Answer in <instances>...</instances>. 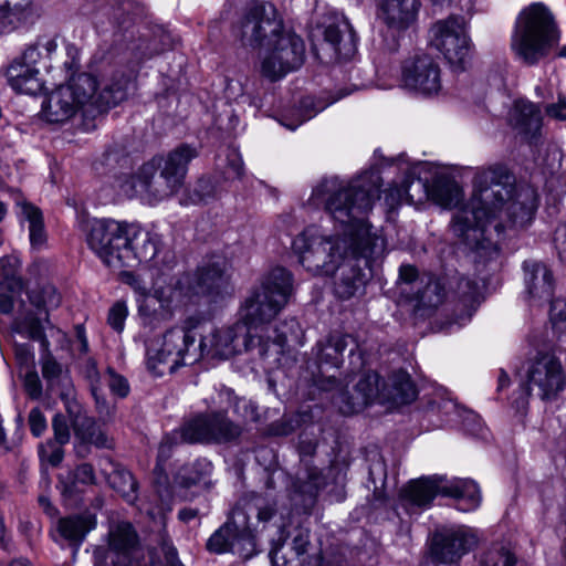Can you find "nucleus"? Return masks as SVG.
Segmentation results:
<instances>
[{
  "label": "nucleus",
  "mask_w": 566,
  "mask_h": 566,
  "mask_svg": "<svg viewBox=\"0 0 566 566\" xmlns=\"http://www.w3.org/2000/svg\"><path fill=\"white\" fill-rule=\"evenodd\" d=\"M475 545V536L465 527L442 528L432 536L430 555L432 560L437 563L453 564L460 560Z\"/></svg>",
  "instance_id": "16"
},
{
  "label": "nucleus",
  "mask_w": 566,
  "mask_h": 566,
  "mask_svg": "<svg viewBox=\"0 0 566 566\" xmlns=\"http://www.w3.org/2000/svg\"><path fill=\"white\" fill-rule=\"evenodd\" d=\"M419 0H379V18L395 32H405L417 20Z\"/></svg>",
  "instance_id": "19"
},
{
  "label": "nucleus",
  "mask_w": 566,
  "mask_h": 566,
  "mask_svg": "<svg viewBox=\"0 0 566 566\" xmlns=\"http://www.w3.org/2000/svg\"><path fill=\"white\" fill-rule=\"evenodd\" d=\"M63 483L69 493L78 492L81 485H93L96 483L94 468L90 463H82L67 473Z\"/></svg>",
  "instance_id": "43"
},
{
  "label": "nucleus",
  "mask_w": 566,
  "mask_h": 566,
  "mask_svg": "<svg viewBox=\"0 0 566 566\" xmlns=\"http://www.w3.org/2000/svg\"><path fill=\"white\" fill-rule=\"evenodd\" d=\"M227 285L226 261L221 256L200 266L189 282V289L193 295H219L227 289Z\"/></svg>",
  "instance_id": "17"
},
{
  "label": "nucleus",
  "mask_w": 566,
  "mask_h": 566,
  "mask_svg": "<svg viewBox=\"0 0 566 566\" xmlns=\"http://www.w3.org/2000/svg\"><path fill=\"white\" fill-rule=\"evenodd\" d=\"M240 527L237 518L232 516L208 538L206 544L207 549L213 554L231 552L239 536Z\"/></svg>",
  "instance_id": "40"
},
{
  "label": "nucleus",
  "mask_w": 566,
  "mask_h": 566,
  "mask_svg": "<svg viewBox=\"0 0 566 566\" xmlns=\"http://www.w3.org/2000/svg\"><path fill=\"white\" fill-rule=\"evenodd\" d=\"M514 126L531 144H536L542 129L541 109L531 102L517 101L512 115Z\"/></svg>",
  "instance_id": "25"
},
{
  "label": "nucleus",
  "mask_w": 566,
  "mask_h": 566,
  "mask_svg": "<svg viewBox=\"0 0 566 566\" xmlns=\"http://www.w3.org/2000/svg\"><path fill=\"white\" fill-rule=\"evenodd\" d=\"M343 29L339 24H329L325 28L324 39L331 44L335 54L340 59H348L356 51V36L350 24L342 21Z\"/></svg>",
  "instance_id": "33"
},
{
  "label": "nucleus",
  "mask_w": 566,
  "mask_h": 566,
  "mask_svg": "<svg viewBox=\"0 0 566 566\" xmlns=\"http://www.w3.org/2000/svg\"><path fill=\"white\" fill-rule=\"evenodd\" d=\"M209 429V413L198 415L186 421L178 431L166 436L160 443L159 450L163 453L165 449H170L178 438L187 443H210Z\"/></svg>",
  "instance_id": "23"
},
{
  "label": "nucleus",
  "mask_w": 566,
  "mask_h": 566,
  "mask_svg": "<svg viewBox=\"0 0 566 566\" xmlns=\"http://www.w3.org/2000/svg\"><path fill=\"white\" fill-rule=\"evenodd\" d=\"M24 387L27 392L32 398H39L42 394V385L36 373H29L24 379Z\"/></svg>",
  "instance_id": "62"
},
{
  "label": "nucleus",
  "mask_w": 566,
  "mask_h": 566,
  "mask_svg": "<svg viewBox=\"0 0 566 566\" xmlns=\"http://www.w3.org/2000/svg\"><path fill=\"white\" fill-rule=\"evenodd\" d=\"M527 392L552 401L566 388V370L552 353H537L526 368Z\"/></svg>",
  "instance_id": "11"
},
{
  "label": "nucleus",
  "mask_w": 566,
  "mask_h": 566,
  "mask_svg": "<svg viewBox=\"0 0 566 566\" xmlns=\"http://www.w3.org/2000/svg\"><path fill=\"white\" fill-rule=\"evenodd\" d=\"M350 344L349 356H353L357 344L350 335L331 334L326 339L317 342L312 353L321 373L338 369L344 361V350Z\"/></svg>",
  "instance_id": "18"
},
{
  "label": "nucleus",
  "mask_w": 566,
  "mask_h": 566,
  "mask_svg": "<svg viewBox=\"0 0 566 566\" xmlns=\"http://www.w3.org/2000/svg\"><path fill=\"white\" fill-rule=\"evenodd\" d=\"M19 260L12 256H3L0 259V273L3 277V286L9 290L12 294H17L22 291L23 282L18 275Z\"/></svg>",
  "instance_id": "44"
},
{
  "label": "nucleus",
  "mask_w": 566,
  "mask_h": 566,
  "mask_svg": "<svg viewBox=\"0 0 566 566\" xmlns=\"http://www.w3.org/2000/svg\"><path fill=\"white\" fill-rule=\"evenodd\" d=\"M233 411L244 420L253 422L259 420L258 407L245 398H234Z\"/></svg>",
  "instance_id": "52"
},
{
  "label": "nucleus",
  "mask_w": 566,
  "mask_h": 566,
  "mask_svg": "<svg viewBox=\"0 0 566 566\" xmlns=\"http://www.w3.org/2000/svg\"><path fill=\"white\" fill-rule=\"evenodd\" d=\"M107 545L101 547L113 566H155L143 562L144 554L139 547V539L132 523L126 521L113 522L107 533Z\"/></svg>",
  "instance_id": "14"
},
{
  "label": "nucleus",
  "mask_w": 566,
  "mask_h": 566,
  "mask_svg": "<svg viewBox=\"0 0 566 566\" xmlns=\"http://www.w3.org/2000/svg\"><path fill=\"white\" fill-rule=\"evenodd\" d=\"M525 284L532 297L549 300L554 291V279L551 270L542 262L525 261Z\"/></svg>",
  "instance_id": "26"
},
{
  "label": "nucleus",
  "mask_w": 566,
  "mask_h": 566,
  "mask_svg": "<svg viewBox=\"0 0 566 566\" xmlns=\"http://www.w3.org/2000/svg\"><path fill=\"white\" fill-rule=\"evenodd\" d=\"M160 547L167 566H182L178 558L177 549L166 532L160 533Z\"/></svg>",
  "instance_id": "57"
},
{
  "label": "nucleus",
  "mask_w": 566,
  "mask_h": 566,
  "mask_svg": "<svg viewBox=\"0 0 566 566\" xmlns=\"http://www.w3.org/2000/svg\"><path fill=\"white\" fill-rule=\"evenodd\" d=\"M244 172L243 161L239 154L235 151H231L227 156V167L223 171L224 178L227 180H234L242 178Z\"/></svg>",
  "instance_id": "55"
},
{
  "label": "nucleus",
  "mask_w": 566,
  "mask_h": 566,
  "mask_svg": "<svg viewBox=\"0 0 566 566\" xmlns=\"http://www.w3.org/2000/svg\"><path fill=\"white\" fill-rule=\"evenodd\" d=\"M138 314L142 326L144 329H148V332L160 328L172 317L170 302L164 295L163 291L155 290L153 297L138 300Z\"/></svg>",
  "instance_id": "22"
},
{
  "label": "nucleus",
  "mask_w": 566,
  "mask_h": 566,
  "mask_svg": "<svg viewBox=\"0 0 566 566\" xmlns=\"http://www.w3.org/2000/svg\"><path fill=\"white\" fill-rule=\"evenodd\" d=\"M232 512L233 518H243L241 526L250 532L252 530V525L249 522L250 515L254 514L259 522L265 523L276 513V504L261 495L252 494L249 500H244L242 504L237 505Z\"/></svg>",
  "instance_id": "29"
},
{
  "label": "nucleus",
  "mask_w": 566,
  "mask_h": 566,
  "mask_svg": "<svg viewBox=\"0 0 566 566\" xmlns=\"http://www.w3.org/2000/svg\"><path fill=\"white\" fill-rule=\"evenodd\" d=\"M61 399L64 401L65 410L70 418L75 438L76 452L84 455L88 447L97 449L113 448V439L107 434L103 427L90 417L82 406L72 398V389L61 392Z\"/></svg>",
  "instance_id": "13"
},
{
  "label": "nucleus",
  "mask_w": 566,
  "mask_h": 566,
  "mask_svg": "<svg viewBox=\"0 0 566 566\" xmlns=\"http://www.w3.org/2000/svg\"><path fill=\"white\" fill-rule=\"evenodd\" d=\"M401 499L411 505L428 506L437 494L454 497L460 510L468 512L476 509L481 502L478 484L469 479L447 481L442 476L420 478L410 481L401 490Z\"/></svg>",
  "instance_id": "7"
},
{
  "label": "nucleus",
  "mask_w": 566,
  "mask_h": 566,
  "mask_svg": "<svg viewBox=\"0 0 566 566\" xmlns=\"http://www.w3.org/2000/svg\"><path fill=\"white\" fill-rule=\"evenodd\" d=\"M40 364L42 376L48 382L49 388L53 389L55 386H61L59 392L61 396V392L66 391V388L70 387L72 395L74 394L69 371L63 368L62 364H60L50 352L46 350V353L42 355Z\"/></svg>",
  "instance_id": "38"
},
{
  "label": "nucleus",
  "mask_w": 566,
  "mask_h": 566,
  "mask_svg": "<svg viewBox=\"0 0 566 566\" xmlns=\"http://www.w3.org/2000/svg\"><path fill=\"white\" fill-rule=\"evenodd\" d=\"M72 94L73 103L87 114L97 113L95 99L98 95V81L91 74L81 73L64 85Z\"/></svg>",
  "instance_id": "27"
},
{
  "label": "nucleus",
  "mask_w": 566,
  "mask_h": 566,
  "mask_svg": "<svg viewBox=\"0 0 566 566\" xmlns=\"http://www.w3.org/2000/svg\"><path fill=\"white\" fill-rule=\"evenodd\" d=\"M14 329L18 332L24 331L31 339L41 340L45 347L49 346V342L39 318L27 317L23 321L15 319Z\"/></svg>",
  "instance_id": "49"
},
{
  "label": "nucleus",
  "mask_w": 566,
  "mask_h": 566,
  "mask_svg": "<svg viewBox=\"0 0 566 566\" xmlns=\"http://www.w3.org/2000/svg\"><path fill=\"white\" fill-rule=\"evenodd\" d=\"M107 384L113 395L125 398L129 394V384L127 379L117 374L113 368L107 369Z\"/></svg>",
  "instance_id": "53"
},
{
  "label": "nucleus",
  "mask_w": 566,
  "mask_h": 566,
  "mask_svg": "<svg viewBox=\"0 0 566 566\" xmlns=\"http://www.w3.org/2000/svg\"><path fill=\"white\" fill-rule=\"evenodd\" d=\"M129 250L134 260L129 264H123L125 268H133L140 262L155 261L158 258V247L156 239L146 231H143L138 224L134 223L133 233H128Z\"/></svg>",
  "instance_id": "32"
},
{
  "label": "nucleus",
  "mask_w": 566,
  "mask_h": 566,
  "mask_svg": "<svg viewBox=\"0 0 566 566\" xmlns=\"http://www.w3.org/2000/svg\"><path fill=\"white\" fill-rule=\"evenodd\" d=\"M127 314L128 311L126 304L124 302H116L109 308L107 323L114 331L120 333L124 329Z\"/></svg>",
  "instance_id": "50"
},
{
  "label": "nucleus",
  "mask_w": 566,
  "mask_h": 566,
  "mask_svg": "<svg viewBox=\"0 0 566 566\" xmlns=\"http://www.w3.org/2000/svg\"><path fill=\"white\" fill-rule=\"evenodd\" d=\"M39 67L25 65L15 59L7 69L6 76L10 87L17 93L35 95L43 88Z\"/></svg>",
  "instance_id": "24"
},
{
  "label": "nucleus",
  "mask_w": 566,
  "mask_h": 566,
  "mask_svg": "<svg viewBox=\"0 0 566 566\" xmlns=\"http://www.w3.org/2000/svg\"><path fill=\"white\" fill-rule=\"evenodd\" d=\"M29 298L38 310H43L46 314L49 311L59 307L61 304V295L55 286L51 284L42 286L38 292L32 291ZM45 319L48 321V316Z\"/></svg>",
  "instance_id": "47"
},
{
  "label": "nucleus",
  "mask_w": 566,
  "mask_h": 566,
  "mask_svg": "<svg viewBox=\"0 0 566 566\" xmlns=\"http://www.w3.org/2000/svg\"><path fill=\"white\" fill-rule=\"evenodd\" d=\"M406 192V202L418 203L428 198L432 197L440 206L450 208L458 201V188L452 185H433L431 189L428 188L427 184L412 176H407L402 181Z\"/></svg>",
  "instance_id": "20"
},
{
  "label": "nucleus",
  "mask_w": 566,
  "mask_h": 566,
  "mask_svg": "<svg viewBox=\"0 0 566 566\" xmlns=\"http://www.w3.org/2000/svg\"><path fill=\"white\" fill-rule=\"evenodd\" d=\"M431 44L455 69H464L470 57V39L462 15H450L437 21L430 29Z\"/></svg>",
  "instance_id": "12"
},
{
  "label": "nucleus",
  "mask_w": 566,
  "mask_h": 566,
  "mask_svg": "<svg viewBox=\"0 0 566 566\" xmlns=\"http://www.w3.org/2000/svg\"><path fill=\"white\" fill-rule=\"evenodd\" d=\"M538 198L528 185H515L504 166L480 171L470 201L453 217L452 230L475 254V262L486 265L496 261L500 249L494 235L506 228L527 226L534 218Z\"/></svg>",
  "instance_id": "2"
},
{
  "label": "nucleus",
  "mask_w": 566,
  "mask_h": 566,
  "mask_svg": "<svg viewBox=\"0 0 566 566\" xmlns=\"http://www.w3.org/2000/svg\"><path fill=\"white\" fill-rule=\"evenodd\" d=\"M559 39L560 32L549 10L534 3L521 12L511 46L523 63L534 65L557 45Z\"/></svg>",
  "instance_id": "5"
},
{
  "label": "nucleus",
  "mask_w": 566,
  "mask_h": 566,
  "mask_svg": "<svg viewBox=\"0 0 566 566\" xmlns=\"http://www.w3.org/2000/svg\"><path fill=\"white\" fill-rule=\"evenodd\" d=\"M33 0H0V20L17 17L30 8Z\"/></svg>",
  "instance_id": "51"
},
{
  "label": "nucleus",
  "mask_w": 566,
  "mask_h": 566,
  "mask_svg": "<svg viewBox=\"0 0 566 566\" xmlns=\"http://www.w3.org/2000/svg\"><path fill=\"white\" fill-rule=\"evenodd\" d=\"M130 78L123 71L104 75L98 82V95L95 99L97 113L107 112L127 98Z\"/></svg>",
  "instance_id": "21"
},
{
  "label": "nucleus",
  "mask_w": 566,
  "mask_h": 566,
  "mask_svg": "<svg viewBox=\"0 0 566 566\" xmlns=\"http://www.w3.org/2000/svg\"><path fill=\"white\" fill-rule=\"evenodd\" d=\"M72 94L64 85L54 90L43 104V115L50 123H64L78 109L73 103Z\"/></svg>",
  "instance_id": "28"
},
{
  "label": "nucleus",
  "mask_w": 566,
  "mask_h": 566,
  "mask_svg": "<svg viewBox=\"0 0 566 566\" xmlns=\"http://www.w3.org/2000/svg\"><path fill=\"white\" fill-rule=\"evenodd\" d=\"M392 391L390 397L399 403H409L417 397V389L410 376L405 371H398L391 378Z\"/></svg>",
  "instance_id": "42"
},
{
  "label": "nucleus",
  "mask_w": 566,
  "mask_h": 566,
  "mask_svg": "<svg viewBox=\"0 0 566 566\" xmlns=\"http://www.w3.org/2000/svg\"><path fill=\"white\" fill-rule=\"evenodd\" d=\"M112 471L107 474L109 486L116 491L127 503L133 504L137 500L138 484L133 474L119 463L107 460Z\"/></svg>",
  "instance_id": "36"
},
{
  "label": "nucleus",
  "mask_w": 566,
  "mask_h": 566,
  "mask_svg": "<svg viewBox=\"0 0 566 566\" xmlns=\"http://www.w3.org/2000/svg\"><path fill=\"white\" fill-rule=\"evenodd\" d=\"M380 392V377L376 373L363 376L355 386V396L350 397L345 407H340L343 413H355L368 406Z\"/></svg>",
  "instance_id": "30"
},
{
  "label": "nucleus",
  "mask_w": 566,
  "mask_h": 566,
  "mask_svg": "<svg viewBox=\"0 0 566 566\" xmlns=\"http://www.w3.org/2000/svg\"><path fill=\"white\" fill-rule=\"evenodd\" d=\"M133 231L134 223L94 219L88 223L86 239L90 248L107 266L120 268L134 260L128 239V233Z\"/></svg>",
  "instance_id": "8"
},
{
  "label": "nucleus",
  "mask_w": 566,
  "mask_h": 566,
  "mask_svg": "<svg viewBox=\"0 0 566 566\" xmlns=\"http://www.w3.org/2000/svg\"><path fill=\"white\" fill-rule=\"evenodd\" d=\"M446 291L440 280L430 277L421 291H418L417 298L422 306L438 307L444 300Z\"/></svg>",
  "instance_id": "48"
},
{
  "label": "nucleus",
  "mask_w": 566,
  "mask_h": 566,
  "mask_svg": "<svg viewBox=\"0 0 566 566\" xmlns=\"http://www.w3.org/2000/svg\"><path fill=\"white\" fill-rule=\"evenodd\" d=\"M21 218L29 222V239L32 249L41 250L46 245V231L40 208L28 201L18 203Z\"/></svg>",
  "instance_id": "35"
},
{
  "label": "nucleus",
  "mask_w": 566,
  "mask_h": 566,
  "mask_svg": "<svg viewBox=\"0 0 566 566\" xmlns=\"http://www.w3.org/2000/svg\"><path fill=\"white\" fill-rule=\"evenodd\" d=\"M193 318L187 319L181 327L167 331L161 340L146 343L147 368L155 376L174 373L184 365H191L200 359Z\"/></svg>",
  "instance_id": "6"
},
{
  "label": "nucleus",
  "mask_w": 566,
  "mask_h": 566,
  "mask_svg": "<svg viewBox=\"0 0 566 566\" xmlns=\"http://www.w3.org/2000/svg\"><path fill=\"white\" fill-rule=\"evenodd\" d=\"M52 429L54 432L55 441L63 446L70 441V426L66 417L62 413H56L52 419Z\"/></svg>",
  "instance_id": "54"
},
{
  "label": "nucleus",
  "mask_w": 566,
  "mask_h": 566,
  "mask_svg": "<svg viewBox=\"0 0 566 566\" xmlns=\"http://www.w3.org/2000/svg\"><path fill=\"white\" fill-rule=\"evenodd\" d=\"M554 243L558 251L560 259H566V223L560 224L554 237Z\"/></svg>",
  "instance_id": "64"
},
{
  "label": "nucleus",
  "mask_w": 566,
  "mask_h": 566,
  "mask_svg": "<svg viewBox=\"0 0 566 566\" xmlns=\"http://www.w3.org/2000/svg\"><path fill=\"white\" fill-rule=\"evenodd\" d=\"M95 526L96 520L92 515H71L57 521L56 533L70 544L80 545Z\"/></svg>",
  "instance_id": "34"
},
{
  "label": "nucleus",
  "mask_w": 566,
  "mask_h": 566,
  "mask_svg": "<svg viewBox=\"0 0 566 566\" xmlns=\"http://www.w3.org/2000/svg\"><path fill=\"white\" fill-rule=\"evenodd\" d=\"M455 295L461 311L457 321H469L481 304L482 285L475 279L461 277L457 283Z\"/></svg>",
  "instance_id": "31"
},
{
  "label": "nucleus",
  "mask_w": 566,
  "mask_h": 566,
  "mask_svg": "<svg viewBox=\"0 0 566 566\" xmlns=\"http://www.w3.org/2000/svg\"><path fill=\"white\" fill-rule=\"evenodd\" d=\"M406 201V192L403 184L395 185L385 190V202L389 209H395Z\"/></svg>",
  "instance_id": "58"
},
{
  "label": "nucleus",
  "mask_w": 566,
  "mask_h": 566,
  "mask_svg": "<svg viewBox=\"0 0 566 566\" xmlns=\"http://www.w3.org/2000/svg\"><path fill=\"white\" fill-rule=\"evenodd\" d=\"M292 293V275L283 268L273 269L261 287L245 302V324L216 328L198 343L200 359L205 356L228 359L255 346L259 356L280 364L291 338H297L300 325L290 318L271 327L268 324L285 306Z\"/></svg>",
  "instance_id": "3"
},
{
  "label": "nucleus",
  "mask_w": 566,
  "mask_h": 566,
  "mask_svg": "<svg viewBox=\"0 0 566 566\" xmlns=\"http://www.w3.org/2000/svg\"><path fill=\"white\" fill-rule=\"evenodd\" d=\"M310 545V534L307 531L300 530L297 534L294 536L292 542V548L295 552L297 557H302V565L305 564V554L307 552V546Z\"/></svg>",
  "instance_id": "60"
},
{
  "label": "nucleus",
  "mask_w": 566,
  "mask_h": 566,
  "mask_svg": "<svg viewBox=\"0 0 566 566\" xmlns=\"http://www.w3.org/2000/svg\"><path fill=\"white\" fill-rule=\"evenodd\" d=\"M554 324L566 322V298H558L552 302L549 311Z\"/></svg>",
  "instance_id": "63"
},
{
  "label": "nucleus",
  "mask_w": 566,
  "mask_h": 566,
  "mask_svg": "<svg viewBox=\"0 0 566 566\" xmlns=\"http://www.w3.org/2000/svg\"><path fill=\"white\" fill-rule=\"evenodd\" d=\"M220 189L217 182L210 177H201L193 188L189 190V201L193 205L208 203L219 197Z\"/></svg>",
  "instance_id": "45"
},
{
  "label": "nucleus",
  "mask_w": 566,
  "mask_h": 566,
  "mask_svg": "<svg viewBox=\"0 0 566 566\" xmlns=\"http://www.w3.org/2000/svg\"><path fill=\"white\" fill-rule=\"evenodd\" d=\"M546 114L554 119L565 120L566 119V98L563 96L558 97L557 103L548 104L545 107Z\"/></svg>",
  "instance_id": "61"
},
{
  "label": "nucleus",
  "mask_w": 566,
  "mask_h": 566,
  "mask_svg": "<svg viewBox=\"0 0 566 566\" xmlns=\"http://www.w3.org/2000/svg\"><path fill=\"white\" fill-rule=\"evenodd\" d=\"M261 61V73L272 82L283 78L300 69L305 60V44L301 36L283 30L265 48Z\"/></svg>",
  "instance_id": "10"
},
{
  "label": "nucleus",
  "mask_w": 566,
  "mask_h": 566,
  "mask_svg": "<svg viewBox=\"0 0 566 566\" xmlns=\"http://www.w3.org/2000/svg\"><path fill=\"white\" fill-rule=\"evenodd\" d=\"M379 198L377 181L324 178L313 189L310 200L342 224L343 233L325 235L311 226L292 242L300 263L307 271L335 275L334 292L342 300L364 292L373 276V263L385 254V238L365 218Z\"/></svg>",
  "instance_id": "1"
},
{
  "label": "nucleus",
  "mask_w": 566,
  "mask_h": 566,
  "mask_svg": "<svg viewBox=\"0 0 566 566\" xmlns=\"http://www.w3.org/2000/svg\"><path fill=\"white\" fill-rule=\"evenodd\" d=\"M515 555L503 544H493L480 558V566H514Z\"/></svg>",
  "instance_id": "46"
},
{
  "label": "nucleus",
  "mask_w": 566,
  "mask_h": 566,
  "mask_svg": "<svg viewBox=\"0 0 566 566\" xmlns=\"http://www.w3.org/2000/svg\"><path fill=\"white\" fill-rule=\"evenodd\" d=\"M401 84L424 96L438 94L442 87L439 63L429 54L407 59L401 67Z\"/></svg>",
  "instance_id": "15"
},
{
  "label": "nucleus",
  "mask_w": 566,
  "mask_h": 566,
  "mask_svg": "<svg viewBox=\"0 0 566 566\" xmlns=\"http://www.w3.org/2000/svg\"><path fill=\"white\" fill-rule=\"evenodd\" d=\"M283 30V19L273 3L253 1L244 9L235 35L244 46L264 49Z\"/></svg>",
  "instance_id": "9"
},
{
  "label": "nucleus",
  "mask_w": 566,
  "mask_h": 566,
  "mask_svg": "<svg viewBox=\"0 0 566 566\" xmlns=\"http://www.w3.org/2000/svg\"><path fill=\"white\" fill-rule=\"evenodd\" d=\"M212 465L206 459H198L191 463L182 465L177 474L176 481L184 488H190L200 483L211 472Z\"/></svg>",
  "instance_id": "41"
},
{
  "label": "nucleus",
  "mask_w": 566,
  "mask_h": 566,
  "mask_svg": "<svg viewBox=\"0 0 566 566\" xmlns=\"http://www.w3.org/2000/svg\"><path fill=\"white\" fill-rule=\"evenodd\" d=\"M198 155L196 147L181 144L165 157L144 164L120 188L128 197H140L151 205L165 200L181 188L188 165Z\"/></svg>",
  "instance_id": "4"
},
{
  "label": "nucleus",
  "mask_w": 566,
  "mask_h": 566,
  "mask_svg": "<svg viewBox=\"0 0 566 566\" xmlns=\"http://www.w3.org/2000/svg\"><path fill=\"white\" fill-rule=\"evenodd\" d=\"M29 426L34 437H40L46 429V420L39 408H33L29 413Z\"/></svg>",
  "instance_id": "59"
},
{
  "label": "nucleus",
  "mask_w": 566,
  "mask_h": 566,
  "mask_svg": "<svg viewBox=\"0 0 566 566\" xmlns=\"http://www.w3.org/2000/svg\"><path fill=\"white\" fill-rule=\"evenodd\" d=\"M210 443H227L238 439L242 429L222 411L209 413Z\"/></svg>",
  "instance_id": "39"
},
{
  "label": "nucleus",
  "mask_w": 566,
  "mask_h": 566,
  "mask_svg": "<svg viewBox=\"0 0 566 566\" xmlns=\"http://www.w3.org/2000/svg\"><path fill=\"white\" fill-rule=\"evenodd\" d=\"M122 279L124 283L128 284L135 291V293L139 295V300H145V297H153V294H149V287L147 283L135 273L124 271L122 272Z\"/></svg>",
  "instance_id": "56"
},
{
  "label": "nucleus",
  "mask_w": 566,
  "mask_h": 566,
  "mask_svg": "<svg viewBox=\"0 0 566 566\" xmlns=\"http://www.w3.org/2000/svg\"><path fill=\"white\" fill-rule=\"evenodd\" d=\"M56 49V36L48 34L39 35L33 43L27 45L18 60L25 65L38 67L39 64L45 65V63L51 60Z\"/></svg>",
  "instance_id": "37"
}]
</instances>
